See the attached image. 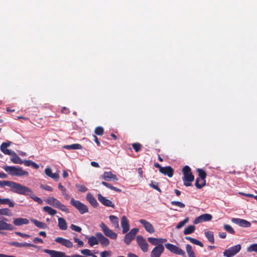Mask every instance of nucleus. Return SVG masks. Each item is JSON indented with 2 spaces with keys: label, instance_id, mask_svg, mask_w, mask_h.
<instances>
[{
  "label": "nucleus",
  "instance_id": "f257e3e1",
  "mask_svg": "<svg viewBox=\"0 0 257 257\" xmlns=\"http://www.w3.org/2000/svg\"><path fill=\"white\" fill-rule=\"evenodd\" d=\"M9 175L15 176H28L29 173L19 166H5L3 167Z\"/></svg>",
  "mask_w": 257,
  "mask_h": 257
},
{
  "label": "nucleus",
  "instance_id": "f03ea898",
  "mask_svg": "<svg viewBox=\"0 0 257 257\" xmlns=\"http://www.w3.org/2000/svg\"><path fill=\"white\" fill-rule=\"evenodd\" d=\"M183 177L182 178L184 184L186 186H191V182L194 179V176L191 172V169L188 166H185L182 170Z\"/></svg>",
  "mask_w": 257,
  "mask_h": 257
},
{
  "label": "nucleus",
  "instance_id": "7ed1b4c3",
  "mask_svg": "<svg viewBox=\"0 0 257 257\" xmlns=\"http://www.w3.org/2000/svg\"><path fill=\"white\" fill-rule=\"evenodd\" d=\"M18 194L23 195H28L33 200L37 202L39 204H41L43 203L42 200L40 198L35 196L33 191L30 188L26 186L22 185Z\"/></svg>",
  "mask_w": 257,
  "mask_h": 257
},
{
  "label": "nucleus",
  "instance_id": "20e7f679",
  "mask_svg": "<svg viewBox=\"0 0 257 257\" xmlns=\"http://www.w3.org/2000/svg\"><path fill=\"white\" fill-rule=\"evenodd\" d=\"M45 201L47 203L54 207L58 208L62 211L66 212L67 213L69 212V209L67 208L64 204L54 197H48Z\"/></svg>",
  "mask_w": 257,
  "mask_h": 257
},
{
  "label": "nucleus",
  "instance_id": "39448f33",
  "mask_svg": "<svg viewBox=\"0 0 257 257\" xmlns=\"http://www.w3.org/2000/svg\"><path fill=\"white\" fill-rule=\"evenodd\" d=\"M22 185L21 184L12 181H0V187L9 186L11 188L12 191L17 194L19 193Z\"/></svg>",
  "mask_w": 257,
  "mask_h": 257
},
{
  "label": "nucleus",
  "instance_id": "423d86ee",
  "mask_svg": "<svg viewBox=\"0 0 257 257\" xmlns=\"http://www.w3.org/2000/svg\"><path fill=\"white\" fill-rule=\"evenodd\" d=\"M70 204L76 208L81 214L88 212V209L86 205L78 200H74L73 198L71 199Z\"/></svg>",
  "mask_w": 257,
  "mask_h": 257
},
{
  "label": "nucleus",
  "instance_id": "0eeeda50",
  "mask_svg": "<svg viewBox=\"0 0 257 257\" xmlns=\"http://www.w3.org/2000/svg\"><path fill=\"white\" fill-rule=\"evenodd\" d=\"M197 172L200 178H197L195 182V186L198 189H201L205 185V178L206 174L205 171L201 169H198Z\"/></svg>",
  "mask_w": 257,
  "mask_h": 257
},
{
  "label": "nucleus",
  "instance_id": "6e6552de",
  "mask_svg": "<svg viewBox=\"0 0 257 257\" xmlns=\"http://www.w3.org/2000/svg\"><path fill=\"white\" fill-rule=\"evenodd\" d=\"M241 248V245L239 244L231 246L224 251L223 253V255L225 257H233L239 252Z\"/></svg>",
  "mask_w": 257,
  "mask_h": 257
},
{
  "label": "nucleus",
  "instance_id": "1a4fd4ad",
  "mask_svg": "<svg viewBox=\"0 0 257 257\" xmlns=\"http://www.w3.org/2000/svg\"><path fill=\"white\" fill-rule=\"evenodd\" d=\"M100 227L105 236L112 239H115L117 238V234L110 229L103 222L100 223Z\"/></svg>",
  "mask_w": 257,
  "mask_h": 257
},
{
  "label": "nucleus",
  "instance_id": "9d476101",
  "mask_svg": "<svg viewBox=\"0 0 257 257\" xmlns=\"http://www.w3.org/2000/svg\"><path fill=\"white\" fill-rule=\"evenodd\" d=\"M165 246L168 250L173 253L181 255H184L185 254V252L183 250L173 244L167 243L165 244Z\"/></svg>",
  "mask_w": 257,
  "mask_h": 257
},
{
  "label": "nucleus",
  "instance_id": "9b49d317",
  "mask_svg": "<svg viewBox=\"0 0 257 257\" xmlns=\"http://www.w3.org/2000/svg\"><path fill=\"white\" fill-rule=\"evenodd\" d=\"M136 240L138 245L144 252L148 251L149 245L142 235H138L136 237Z\"/></svg>",
  "mask_w": 257,
  "mask_h": 257
},
{
  "label": "nucleus",
  "instance_id": "f8f14e48",
  "mask_svg": "<svg viewBox=\"0 0 257 257\" xmlns=\"http://www.w3.org/2000/svg\"><path fill=\"white\" fill-rule=\"evenodd\" d=\"M212 218V216L210 214H203L195 218L193 221V223L197 224L203 222L210 221Z\"/></svg>",
  "mask_w": 257,
  "mask_h": 257
},
{
  "label": "nucleus",
  "instance_id": "ddd939ff",
  "mask_svg": "<svg viewBox=\"0 0 257 257\" xmlns=\"http://www.w3.org/2000/svg\"><path fill=\"white\" fill-rule=\"evenodd\" d=\"M164 246L163 245L155 246L150 253L151 257H160L164 251Z\"/></svg>",
  "mask_w": 257,
  "mask_h": 257
},
{
  "label": "nucleus",
  "instance_id": "4468645a",
  "mask_svg": "<svg viewBox=\"0 0 257 257\" xmlns=\"http://www.w3.org/2000/svg\"><path fill=\"white\" fill-rule=\"evenodd\" d=\"M55 242L61 244L67 248H72L73 244L72 241L68 239H65L61 237H58L55 238Z\"/></svg>",
  "mask_w": 257,
  "mask_h": 257
},
{
  "label": "nucleus",
  "instance_id": "2eb2a0df",
  "mask_svg": "<svg viewBox=\"0 0 257 257\" xmlns=\"http://www.w3.org/2000/svg\"><path fill=\"white\" fill-rule=\"evenodd\" d=\"M100 178L105 181H117L118 179L116 176L113 174L111 171L104 172L101 176Z\"/></svg>",
  "mask_w": 257,
  "mask_h": 257
},
{
  "label": "nucleus",
  "instance_id": "dca6fc26",
  "mask_svg": "<svg viewBox=\"0 0 257 257\" xmlns=\"http://www.w3.org/2000/svg\"><path fill=\"white\" fill-rule=\"evenodd\" d=\"M8 219L7 218L3 217L2 220H0V230H13V226L6 222Z\"/></svg>",
  "mask_w": 257,
  "mask_h": 257
},
{
  "label": "nucleus",
  "instance_id": "f3484780",
  "mask_svg": "<svg viewBox=\"0 0 257 257\" xmlns=\"http://www.w3.org/2000/svg\"><path fill=\"white\" fill-rule=\"evenodd\" d=\"M148 240L152 245H156V246L163 245V243L166 242L167 239L164 238L149 237L148 238Z\"/></svg>",
  "mask_w": 257,
  "mask_h": 257
},
{
  "label": "nucleus",
  "instance_id": "a211bd4d",
  "mask_svg": "<svg viewBox=\"0 0 257 257\" xmlns=\"http://www.w3.org/2000/svg\"><path fill=\"white\" fill-rule=\"evenodd\" d=\"M97 198L99 201L103 205L107 207L114 208V204L110 200L103 197L101 194H98L97 195Z\"/></svg>",
  "mask_w": 257,
  "mask_h": 257
},
{
  "label": "nucleus",
  "instance_id": "6ab92c4d",
  "mask_svg": "<svg viewBox=\"0 0 257 257\" xmlns=\"http://www.w3.org/2000/svg\"><path fill=\"white\" fill-rule=\"evenodd\" d=\"M140 222L143 225L146 230L150 233H153L155 232V229L151 223L145 219H140Z\"/></svg>",
  "mask_w": 257,
  "mask_h": 257
},
{
  "label": "nucleus",
  "instance_id": "aec40b11",
  "mask_svg": "<svg viewBox=\"0 0 257 257\" xmlns=\"http://www.w3.org/2000/svg\"><path fill=\"white\" fill-rule=\"evenodd\" d=\"M95 235L98 239V242H99L102 246H106L109 245V239L105 237L101 232H97Z\"/></svg>",
  "mask_w": 257,
  "mask_h": 257
},
{
  "label": "nucleus",
  "instance_id": "412c9836",
  "mask_svg": "<svg viewBox=\"0 0 257 257\" xmlns=\"http://www.w3.org/2000/svg\"><path fill=\"white\" fill-rule=\"evenodd\" d=\"M231 221L232 222L243 227H249L251 225V223L249 222L242 219L233 218Z\"/></svg>",
  "mask_w": 257,
  "mask_h": 257
},
{
  "label": "nucleus",
  "instance_id": "4be33fe9",
  "mask_svg": "<svg viewBox=\"0 0 257 257\" xmlns=\"http://www.w3.org/2000/svg\"><path fill=\"white\" fill-rule=\"evenodd\" d=\"M45 173L47 176H48L53 179L58 180V179L59 178V174L58 173H53L52 172L51 168L49 167H47L45 168Z\"/></svg>",
  "mask_w": 257,
  "mask_h": 257
},
{
  "label": "nucleus",
  "instance_id": "5701e85b",
  "mask_svg": "<svg viewBox=\"0 0 257 257\" xmlns=\"http://www.w3.org/2000/svg\"><path fill=\"white\" fill-rule=\"evenodd\" d=\"M160 173L169 177H172L173 175L174 170L170 166L165 167L161 168Z\"/></svg>",
  "mask_w": 257,
  "mask_h": 257
},
{
  "label": "nucleus",
  "instance_id": "b1692460",
  "mask_svg": "<svg viewBox=\"0 0 257 257\" xmlns=\"http://www.w3.org/2000/svg\"><path fill=\"white\" fill-rule=\"evenodd\" d=\"M86 199L93 207L98 206V203L97 200L90 193L87 194Z\"/></svg>",
  "mask_w": 257,
  "mask_h": 257
},
{
  "label": "nucleus",
  "instance_id": "393cba45",
  "mask_svg": "<svg viewBox=\"0 0 257 257\" xmlns=\"http://www.w3.org/2000/svg\"><path fill=\"white\" fill-rule=\"evenodd\" d=\"M121 226L122 228L123 233H125L128 231V223L125 216H123L121 218Z\"/></svg>",
  "mask_w": 257,
  "mask_h": 257
},
{
  "label": "nucleus",
  "instance_id": "a878e982",
  "mask_svg": "<svg viewBox=\"0 0 257 257\" xmlns=\"http://www.w3.org/2000/svg\"><path fill=\"white\" fill-rule=\"evenodd\" d=\"M58 226L62 230H65L67 229V222L63 218L58 217Z\"/></svg>",
  "mask_w": 257,
  "mask_h": 257
},
{
  "label": "nucleus",
  "instance_id": "bb28decb",
  "mask_svg": "<svg viewBox=\"0 0 257 257\" xmlns=\"http://www.w3.org/2000/svg\"><path fill=\"white\" fill-rule=\"evenodd\" d=\"M29 221L27 218H17L14 219L13 223L16 226H20L24 224H28Z\"/></svg>",
  "mask_w": 257,
  "mask_h": 257
},
{
  "label": "nucleus",
  "instance_id": "cd10ccee",
  "mask_svg": "<svg viewBox=\"0 0 257 257\" xmlns=\"http://www.w3.org/2000/svg\"><path fill=\"white\" fill-rule=\"evenodd\" d=\"M10 155L12 156L11 158V160L14 163L18 164H22L23 163V161L16 154L15 152L12 151Z\"/></svg>",
  "mask_w": 257,
  "mask_h": 257
},
{
  "label": "nucleus",
  "instance_id": "c85d7f7f",
  "mask_svg": "<svg viewBox=\"0 0 257 257\" xmlns=\"http://www.w3.org/2000/svg\"><path fill=\"white\" fill-rule=\"evenodd\" d=\"M109 219L113 226L115 228H119L118 224L119 219L117 217L113 215H111L109 216Z\"/></svg>",
  "mask_w": 257,
  "mask_h": 257
},
{
  "label": "nucleus",
  "instance_id": "c756f323",
  "mask_svg": "<svg viewBox=\"0 0 257 257\" xmlns=\"http://www.w3.org/2000/svg\"><path fill=\"white\" fill-rule=\"evenodd\" d=\"M86 238L88 239V243L90 246H93L98 244V239L96 236H91L90 237L86 236Z\"/></svg>",
  "mask_w": 257,
  "mask_h": 257
},
{
  "label": "nucleus",
  "instance_id": "7c9ffc66",
  "mask_svg": "<svg viewBox=\"0 0 257 257\" xmlns=\"http://www.w3.org/2000/svg\"><path fill=\"white\" fill-rule=\"evenodd\" d=\"M63 148L67 150H80L82 149V146L79 144H74L70 145H65Z\"/></svg>",
  "mask_w": 257,
  "mask_h": 257
},
{
  "label": "nucleus",
  "instance_id": "2f4dec72",
  "mask_svg": "<svg viewBox=\"0 0 257 257\" xmlns=\"http://www.w3.org/2000/svg\"><path fill=\"white\" fill-rule=\"evenodd\" d=\"M31 221L38 228L45 229L47 227V225L44 222L39 221L35 219H31Z\"/></svg>",
  "mask_w": 257,
  "mask_h": 257
},
{
  "label": "nucleus",
  "instance_id": "473e14b6",
  "mask_svg": "<svg viewBox=\"0 0 257 257\" xmlns=\"http://www.w3.org/2000/svg\"><path fill=\"white\" fill-rule=\"evenodd\" d=\"M0 204H8L10 207L14 206V203L9 198H0Z\"/></svg>",
  "mask_w": 257,
  "mask_h": 257
},
{
  "label": "nucleus",
  "instance_id": "72a5a7b5",
  "mask_svg": "<svg viewBox=\"0 0 257 257\" xmlns=\"http://www.w3.org/2000/svg\"><path fill=\"white\" fill-rule=\"evenodd\" d=\"M43 209L45 212H47L50 215H54L57 213V211L56 210L48 206H44L43 208Z\"/></svg>",
  "mask_w": 257,
  "mask_h": 257
},
{
  "label": "nucleus",
  "instance_id": "f704fd0d",
  "mask_svg": "<svg viewBox=\"0 0 257 257\" xmlns=\"http://www.w3.org/2000/svg\"><path fill=\"white\" fill-rule=\"evenodd\" d=\"M185 239H187V240H189L191 243L194 244H196V245H198L201 247H203V243L200 241L199 240L196 239H195V238H192L191 237H189V236H186L185 237Z\"/></svg>",
  "mask_w": 257,
  "mask_h": 257
},
{
  "label": "nucleus",
  "instance_id": "c9c22d12",
  "mask_svg": "<svg viewBox=\"0 0 257 257\" xmlns=\"http://www.w3.org/2000/svg\"><path fill=\"white\" fill-rule=\"evenodd\" d=\"M13 214L12 211L7 208L0 209V215H5L7 216H11Z\"/></svg>",
  "mask_w": 257,
  "mask_h": 257
},
{
  "label": "nucleus",
  "instance_id": "e433bc0d",
  "mask_svg": "<svg viewBox=\"0 0 257 257\" xmlns=\"http://www.w3.org/2000/svg\"><path fill=\"white\" fill-rule=\"evenodd\" d=\"M205 235L208 240L212 243H214V239L213 233L211 231H206L205 232Z\"/></svg>",
  "mask_w": 257,
  "mask_h": 257
},
{
  "label": "nucleus",
  "instance_id": "4c0bfd02",
  "mask_svg": "<svg viewBox=\"0 0 257 257\" xmlns=\"http://www.w3.org/2000/svg\"><path fill=\"white\" fill-rule=\"evenodd\" d=\"M195 229V226L191 225L188 226L187 228H186L184 230V234L185 235L190 234L193 233Z\"/></svg>",
  "mask_w": 257,
  "mask_h": 257
},
{
  "label": "nucleus",
  "instance_id": "58836bf2",
  "mask_svg": "<svg viewBox=\"0 0 257 257\" xmlns=\"http://www.w3.org/2000/svg\"><path fill=\"white\" fill-rule=\"evenodd\" d=\"M58 187L62 191V194L64 196L65 198L66 199H68L69 198V195L66 193V189L65 188H64L61 183L58 184Z\"/></svg>",
  "mask_w": 257,
  "mask_h": 257
},
{
  "label": "nucleus",
  "instance_id": "ea45409f",
  "mask_svg": "<svg viewBox=\"0 0 257 257\" xmlns=\"http://www.w3.org/2000/svg\"><path fill=\"white\" fill-rule=\"evenodd\" d=\"M139 231V229L135 228L130 231V241L134 239L135 235Z\"/></svg>",
  "mask_w": 257,
  "mask_h": 257
},
{
  "label": "nucleus",
  "instance_id": "a19ab883",
  "mask_svg": "<svg viewBox=\"0 0 257 257\" xmlns=\"http://www.w3.org/2000/svg\"><path fill=\"white\" fill-rule=\"evenodd\" d=\"M247 251L248 252L253 251L257 253V243H254L248 246Z\"/></svg>",
  "mask_w": 257,
  "mask_h": 257
},
{
  "label": "nucleus",
  "instance_id": "79ce46f5",
  "mask_svg": "<svg viewBox=\"0 0 257 257\" xmlns=\"http://www.w3.org/2000/svg\"><path fill=\"white\" fill-rule=\"evenodd\" d=\"M75 187L78 189V191L80 192H85L87 190V188L84 185L79 184H76Z\"/></svg>",
  "mask_w": 257,
  "mask_h": 257
},
{
  "label": "nucleus",
  "instance_id": "37998d69",
  "mask_svg": "<svg viewBox=\"0 0 257 257\" xmlns=\"http://www.w3.org/2000/svg\"><path fill=\"white\" fill-rule=\"evenodd\" d=\"M1 151L4 153L6 155H11V153L13 151L9 150L6 148V147L4 146L3 145H1L0 147Z\"/></svg>",
  "mask_w": 257,
  "mask_h": 257
},
{
  "label": "nucleus",
  "instance_id": "c03bdc74",
  "mask_svg": "<svg viewBox=\"0 0 257 257\" xmlns=\"http://www.w3.org/2000/svg\"><path fill=\"white\" fill-rule=\"evenodd\" d=\"M94 133L97 135L102 136L104 133V130L102 127L98 126L95 128Z\"/></svg>",
  "mask_w": 257,
  "mask_h": 257
},
{
  "label": "nucleus",
  "instance_id": "a18cd8bd",
  "mask_svg": "<svg viewBox=\"0 0 257 257\" xmlns=\"http://www.w3.org/2000/svg\"><path fill=\"white\" fill-rule=\"evenodd\" d=\"M189 221V218H186L183 220L180 221L176 226V228L177 229H180L182 228L185 224H186Z\"/></svg>",
  "mask_w": 257,
  "mask_h": 257
},
{
  "label": "nucleus",
  "instance_id": "49530a36",
  "mask_svg": "<svg viewBox=\"0 0 257 257\" xmlns=\"http://www.w3.org/2000/svg\"><path fill=\"white\" fill-rule=\"evenodd\" d=\"M186 250L188 253V256L195 254L194 251L192 248V246L190 244H187Z\"/></svg>",
  "mask_w": 257,
  "mask_h": 257
},
{
  "label": "nucleus",
  "instance_id": "de8ad7c7",
  "mask_svg": "<svg viewBox=\"0 0 257 257\" xmlns=\"http://www.w3.org/2000/svg\"><path fill=\"white\" fill-rule=\"evenodd\" d=\"M132 147L136 152H138L141 150L142 146L141 144L136 143L132 144Z\"/></svg>",
  "mask_w": 257,
  "mask_h": 257
},
{
  "label": "nucleus",
  "instance_id": "09e8293b",
  "mask_svg": "<svg viewBox=\"0 0 257 257\" xmlns=\"http://www.w3.org/2000/svg\"><path fill=\"white\" fill-rule=\"evenodd\" d=\"M224 229L229 233L231 234H234L235 231L233 228L230 225L228 224H224Z\"/></svg>",
  "mask_w": 257,
  "mask_h": 257
},
{
  "label": "nucleus",
  "instance_id": "8fccbe9b",
  "mask_svg": "<svg viewBox=\"0 0 257 257\" xmlns=\"http://www.w3.org/2000/svg\"><path fill=\"white\" fill-rule=\"evenodd\" d=\"M70 228L72 230L78 232H80L82 230V228L80 226H77L73 224H72L70 225Z\"/></svg>",
  "mask_w": 257,
  "mask_h": 257
},
{
  "label": "nucleus",
  "instance_id": "3c124183",
  "mask_svg": "<svg viewBox=\"0 0 257 257\" xmlns=\"http://www.w3.org/2000/svg\"><path fill=\"white\" fill-rule=\"evenodd\" d=\"M80 252L83 255H84L86 256H90L91 255H92V253H91V250L88 249H82V250H81Z\"/></svg>",
  "mask_w": 257,
  "mask_h": 257
},
{
  "label": "nucleus",
  "instance_id": "603ef678",
  "mask_svg": "<svg viewBox=\"0 0 257 257\" xmlns=\"http://www.w3.org/2000/svg\"><path fill=\"white\" fill-rule=\"evenodd\" d=\"M171 203L172 205L178 206L180 208H184L185 207V204L180 201H173Z\"/></svg>",
  "mask_w": 257,
  "mask_h": 257
},
{
  "label": "nucleus",
  "instance_id": "864d4df0",
  "mask_svg": "<svg viewBox=\"0 0 257 257\" xmlns=\"http://www.w3.org/2000/svg\"><path fill=\"white\" fill-rule=\"evenodd\" d=\"M40 188L41 189H43L44 190H45L48 191H53V188L51 186H48V185H44L43 184H41Z\"/></svg>",
  "mask_w": 257,
  "mask_h": 257
},
{
  "label": "nucleus",
  "instance_id": "5fc2aeb1",
  "mask_svg": "<svg viewBox=\"0 0 257 257\" xmlns=\"http://www.w3.org/2000/svg\"><path fill=\"white\" fill-rule=\"evenodd\" d=\"M9 244L13 246H16L18 247H22V243L16 242V241H11L9 243Z\"/></svg>",
  "mask_w": 257,
  "mask_h": 257
},
{
  "label": "nucleus",
  "instance_id": "6e6d98bb",
  "mask_svg": "<svg viewBox=\"0 0 257 257\" xmlns=\"http://www.w3.org/2000/svg\"><path fill=\"white\" fill-rule=\"evenodd\" d=\"M74 241L76 243H78V245L79 247H82L84 245V243L82 241L80 240L79 238L76 237H74L73 238Z\"/></svg>",
  "mask_w": 257,
  "mask_h": 257
},
{
  "label": "nucleus",
  "instance_id": "4d7b16f0",
  "mask_svg": "<svg viewBox=\"0 0 257 257\" xmlns=\"http://www.w3.org/2000/svg\"><path fill=\"white\" fill-rule=\"evenodd\" d=\"M110 255V251H104L101 252L100 256L101 257H108Z\"/></svg>",
  "mask_w": 257,
  "mask_h": 257
},
{
  "label": "nucleus",
  "instance_id": "13d9d810",
  "mask_svg": "<svg viewBox=\"0 0 257 257\" xmlns=\"http://www.w3.org/2000/svg\"><path fill=\"white\" fill-rule=\"evenodd\" d=\"M37 247V246L30 243H22V247Z\"/></svg>",
  "mask_w": 257,
  "mask_h": 257
},
{
  "label": "nucleus",
  "instance_id": "bf43d9fd",
  "mask_svg": "<svg viewBox=\"0 0 257 257\" xmlns=\"http://www.w3.org/2000/svg\"><path fill=\"white\" fill-rule=\"evenodd\" d=\"M15 233L22 237H25V238H27V237H30V236L29 235V234H25V233H23L21 232H16Z\"/></svg>",
  "mask_w": 257,
  "mask_h": 257
},
{
  "label": "nucleus",
  "instance_id": "052dcab7",
  "mask_svg": "<svg viewBox=\"0 0 257 257\" xmlns=\"http://www.w3.org/2000/svg\"><path fill=\"white\" fill-rule=\"evenodd\" d=\"M150 186L153 188L158 190L159 192H161V190L157 184H154L153 183H152L150 184Z\"/></svg>",
  "mask_w": 257,
  "mask_h": 257
},
{
  "label": "nucleus",
  "instance_id": "680f3d73",
  "mask_svg": "<svg viewBox=\"0 0 257 257\" xmlns=\"http://www.w3.org/2000/svg\"><path fill=\"white\" fill-rule=\"evenodd\" d=\"M32 161L31 160H25L23 161V163L26 166H31Z\"/></svg>",
  "mask_w": 257,
  "mask_h": 257
},
{
  "label": "nucleus",
  "instance_id": "e2e57ef3",
  "mask_svg": "<svg viewBox=\"0 0 257 257\" xmlns=\"http://www.w3.org/2000/svg\"><path fill=\"white\" fill-rule=\"evenodd\" d=\"M33 241L36 243H43V241L41 238L37 237L34 238Z\"/></svg>",
  "mask_w": 257,
  "mask_h": 257
},
{
  "label": "nucleus",
  "instance_id": "0e129e2a",
  "mask_svg": "<svg viewBox=\"0 0 257 257\" xmlns=\"http://www.w3.org/2000/svg\"><path fill=\"white\" fill-rule=\"evenodd\" d=\"M101 184L105 186V187H107V188H109L110 189H112V186L111 185H110V184H109V183H107V182H106L105 181H102L101 182Z\"/></svg>",
  "mask_w": 257,
  "mask_h": 257
},
{
  "label": "nucleus",
  "instance_id": "69168bd1",
  "mask_svg": "<svg viewBox=\"0 0 257 257\" xmlns=\"http://www.w3.org/2000/svg\"><path fill=\"white\" fill-rule=\"evenodd\" d=\"M91 165L94 167H96V168L99 167V165L98 163H97L96 162H91Z\"/></svg>",
  "mask_w": 257,
  "mask_h": 257
},
{
  "label": "nucleus",
  "instance_id": "338daca9",
  "mask_svg": "<svg viewBox=\"0 0 257 257\" xmlns=\"http://www.w3.org/2000/svg\"><path fill=\"white\" fill-rule=\"evenodd\" d=\"M219 236L221 238H225L226 236V234L225 232H220L219 233Z\"/></svg>",
  "mask_w": 257,
  "mask_h": 257
},
{
  "label": "nucleus",
  "instance_id": "774afa93",
  "mask_svg": "<svg viewBox=\"0 0 257 257\" xmlns=\"http://www.w3.org/2000/svg\"><path fill=\"white\" fill-rule=\"evenodd\" d=\"M0 257H16L14 255H7L5 254L0 253Z\"/></svg>",
  "mask_w": 257,
  "mask_h": 257
}]
</instances>
